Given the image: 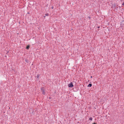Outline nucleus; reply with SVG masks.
Segmentation results:
<instances>
[{
  "label": "nucleus",
  "instance_id": "f257e3e1",
  "mask_svg": "<svg viewBox=\"0 0 124 124\" xmlns=\"http://www.w3.org/2000/svg\"><path fill=\"white\" fill-rule=\"evenodd\" d=\"M41 91L42 92V94L44 95H45L46 93V92L44 89V87H42L41 89Z\"/></svg>",
  "mask_w": 124,
  "mask_h": 124
},
{
  "label": "nucleus",
  "instance_id": "f03ea898",
  "mask_svg": "<svg viewBox=\"0 0 124 124\" xmlns=\"http://www.w3.org/2000/svg\"><path fill=\"white\" fill-rule=\"evenodd\" d=\"M68 86L69 87H72L73 86V85L72 83L71 82L70 84L68 85Z\"/></svg>",
  "mask_w": 124,
  "mask_h": 124
},
{
  "label": "nucleus",
  "instance_id": "7ed1b4c3",
  "mask_svg": "<svg viewBox=\"0 0 124 124\" xmlns=\"http://www.w3.org/2000/svg\"><path fill=\"white\" fill-rule=\"evenodd\" d=\"M25 61L26 62H27V63H29V60H28L26 59H25Z\"/></svg>",
  "mask_w": 124,
  "mask_h": 124
},
{
  "label": "nucleus",
  "instance_id": "20e7f679",
  "mask_svg": "<svg viewBox=\"0 0 124 124\" xmlns=\"http://www.w3.org/2000/svg\"><path fill=\"white\" fill-rule=\"evenodd\" d=\"M30 47V46L29 45H28V46H27L26 47V48L27 49H29V48Z\"/></svg>",
  "mask_w": 124,
  "mask_h": 124
},
{
  "label": "nucleus",
  "instance_id": "39448f33",
  "mask_svg": "<svg viewBox=\"0 0 124 124\" xmlns=\"http://www.w3.org/2000/svg\"><path fill=\"white\" fill-rule=\"evenodd\" d=\"M92 86V84H89L88 85V87H91Z\"/></svg>",
  "mask_w": 124,
  "mask_h": 124
},
{
  "label": "nucleus",
  "instance_id": "423d86ee",
  "mask_svg": "<svg viewBox=\"0 0 124 124\" xmlns=\"http://www.w3.org/2000/svg\"><path fill=\"white\" fill-rule=\"evenodd\" d=\"M93 118L92 117H91L89 118V120L92 121V120Z\"/></svg>",
  "mask_w": 124,
  "mask_h": 124
},
{
  "label": "nucleus",
  "instance_id": "0eeeda50",
  "mask_svg": "<svg viewBox=\"0 0 124 124\" xmlns=\"http://www.w3.org/2000/svg\"><path fill=\"white\" fill-rule=\"evenodd\" d=\"M45 15L47 16H48L49 15V14L48 13H47L45 14Z\"/></svg>",
  "mask_w": 124,
  "mask_h": 124
},
{
  "label": "nucleus",
  "instance_id": "6e6552de",
  "mask_svg": "<svg viewBox=\"0 0 124 124\" xmlns=\"http://www.w3.org/2000/svg\"><path fill=\"white\" fill-rule=\"evenodd\" d=\"M39 74H38V75H37V78H39Z\"/></svg>",
  "mask_w": 124,
  "mask_h": 124
},
{
  "label": "nucleus",
  "instance_id": "1a4fd4ad",
  "mask_svg": "<svg viewBox=\"0 0 124 124\" xmlns=\"http://www.w3.org/2000/svg\"><path fill=\"white\" fill-rule=\"evenodd\" d=\"M51 8L52 9H53L54 8V7H53L52 6V7Z\"/></svg>",
  "mask_w": 124,
  "mask_h": 124
},
{
  "label": "nucleus",
  "instance_id": "9d476101",
  "mask_svg": "<svg viewBox=\"0 0 124 124\" xmlns=\"http://www.w3.org/2000/svg\"><path fill=\"white\" fill-rule=\"evenodd\" d=\"M92 124H97L95 123H93Z\"/></svg>",
  "mask_w": 124,
  "mask_h": 124
},
{
  "label": "nucleus",
  "instance_id": "9b49d317",
  "mask_svg": "<svg viewBox=\"0 0 124 124\" xmlns=\"http://www.w3.org/2000/svg\"><path fill=\"white\" fill-rule=\"evenodd\" d=\"M44 17V18H45L46 17V16H45Z\"/></svg>",
  "mask_w": 124,
  "mask_h": 124
},
{
  "label": "nucleus",
  "instance_id": "f8f14e48",
  "mask_svg": "<svg viewBox=\"0 0 124 124\" xmlns=\"http://www.w3.org/2000/svg\"><path fill=\"white\" fill-rule=\"evenodd\" d=\"M92 76H91V78H92Z\"/></svg>",
  "mask_w": 124,
  "mask_h": 124
},
{
  "label": "nucleus",
  "instance_id": "ddd939ff",
  "mask_svg": "<svg viewBox=\"0 0 124 124\" xmlns=\"http://www.w3.org/2000/svg\"><path fill=\"white\" fill-rule=\"evenodd\" d=\"M124 5V3H123L122 4V5Z\"/></svg>",
  "mask_w": 124,
  "mask_h": 124
},
{
  "label": "nucleus",
  "instance_id": "4468645a",
  "mask_svg": "<svg viewBox=\"0 0 124 124\" xmlns=\"http://www.w3.org/2000/svg\"><path fill=\"white\" fill-rule=\"evenodd\" d=\"M99 27H98V28H99Z\"/></svg>",
  "mask_w": 124,
  "mask_h": 124
}]
</instances>
